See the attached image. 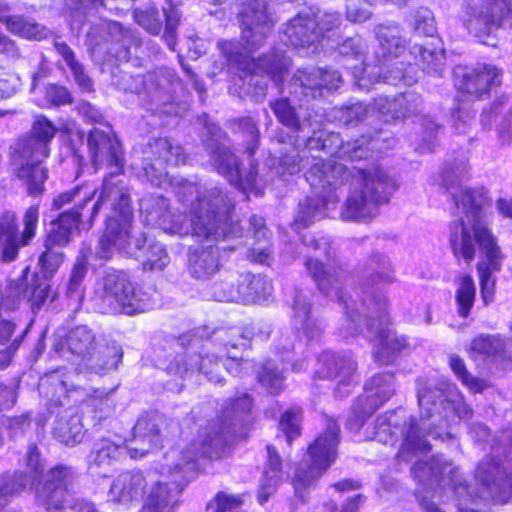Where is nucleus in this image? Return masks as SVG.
Instances as JSON below:
<instances>
[{
    "mask_svg": "<svg viewBox=\"0 0 512 512\" xmlns=\"http://www.w3.org/2000/svg\"><path fill=\"white\" fill-rule=\"evenodd\" d=\"M329 378L349 379L357 370V362L351 355H334L326 362Z\"/></svg>",
    "mask_w": 512,
    "mask_h": 512,
    "instance_id": "46",
    "label": "nucleus"
},
{
    "mask_svg": "<svg viewBox=\"0 0 512 512\" xmlns=\"http://www.w3.org/2000/svg\"><path fill=\"white\" fill-rule=\"evenodd\" d=\"M253 406L252 397L247 394L228 399L224 411L232 417H243L251 413Z\"/></svg>",
    "mask_w": 512,
    "mask_h": 512,
    "instance_id": "55",
    "label": "nucleus"
},
{
    "mask_svg": "<svg viewBox=\"0 0 512 512\" xmlns=\"http://www.w3.org/2000/svg\"><path fill=\"white\" fill-rule=\"evenodd\" d=\"M476 300V285L473 277L466 273L459 277L455 290V302L458 315L466 319L469 317Z\"/></svg>",
    "mask_w": 512,
    "mask_h": 512,
    "instance_id": "32",
    "label": "nucleus"
},
{
    "mask_svg": "<svg viewBox=\"0 0 512 512\" xmlns=\"http://www.w3.org/2000/svg\"><path fill=\"white\" fill-rule=\"evenodd\" d=\"M191 234L199 241L225 240L234 235L238 222L232 218V212H221L212 208L193 210L191 217Z\"/></svg>",
    "mask_w": 512,
    "mask_h": 512,
    "instance_id": "14",
    "label": "nucleus"
},
{
    "mask_svg": "<svg viewBox=\"0 0 512 512\" xmlns=\"http://www.w3.org/2000/svg\"><path fill=\"white\" fill-rule=\"evenodd\" d=\"M123 453V444L115 443L108 438H101L94 443L90 456L97 465H102L119 460Z\"/></svg>",
    "mask_w": 512,
    "mask_h": 512,
    "instance_id": "40",
    "label": "nucleus"
},
{
    "mask_svg": "<svg viewBox=\"0 0 512 512\" xmlns=\"http://www.w3.org/2000/svg\"><path fill=\"white\" fill-rule=\"evenodd\" d=\"M169 261L170 258L165 247L159 243H152L147 249L142 267L145 271L163 270Z\"/></svg>",
    "mask_w": 512,
    "mask_h": 512,
    "instance_id": "53",
    "label": "nucleus"
},
{
    "mask_svg": "<svg viewBox=\"0 0 512 512\" xmlns=\"http://www.w3.org/2000/svg\"><path fill=\"white\" fill-rule=\"evenodd\" d=\"M220 252L216 245L190 247L187 269L191 277L205 280L216 274L221 267Z\"/></svg>",
    "mask_w": 512,
    "mask_h": 512,
    "instance_id": "20",
    "label": "nucleus"
},
{
    "mask_svg": "<svg viewBox=\"0 0 512 512\" xmlns=\"http://www.w3.org/2000/svg\"><path fill=\"white\" fill-rule=\"evenodd\" d=\"M315 21L311 14H297L286 25L285 35L294 47H307L316 42Z\"/></svg>",
    "mask_w": 512,
    "mask_h": 512,
    "instance_id": "27",
    "label": "nucleus"
},
{
    "mask_svg": "<svg viewBox=\"0 0 512 512\" xmlns=\"http://www.w3.org/2000/svg\"><path fill=\"white\" fill-rule=\"evenodd\" d=\"M75 479L73 467L57 463L42 474L32 477L30 488L47 511H59L72 501L71 487Z\"/></svg>",
    "mask_w": 512,
    "mask_h": 512,
    "instance_id": "8",
    "label": "nucleus"
},
{
    "mask_svg": "<svg viewBox=\"0 0 512 512\" xmlns=\"http://www.w3.org/2000/svg\"><path fill=\"white\" fill-rule=\"evenodd\" d=\"M111 197H114L111 208L113 214L107 218H114L120 227L129 231L133 220L132 198L129 190L124 186L107 183L106 181L101 185L98 198L90 209V214L85 222L86 230L93 227L103 204Z\"/></svg>",
    "mask_w": 512,
    "mask_h": 512,
    "instance_id": "15",
    "label": "nucleus"
},
{
    "mask_svg": "<svg viewBox=\"0 0 512 512\" xmlns=\"http://www.w3.org/2000/svg\"><path fill=\"white\" fill-rule=\"evenodd\" d=\"M303 409L299 405H290L278 420V427L289 446L302 435Z\"/></svg>",
    "mask_w": 512,
    "mask_h": 512,
    "instance_id": "31",
    "label": "nucleus"
},
{
    "mask_svg": "<svg viewBox=\"0 0 512 512\" xmlns=\"http://www.w3.org/2000/svg\"><path fill=\"white\" fill-rule=\"evenodd\" d=\"M21 288L16 281H11L7 285L0 283V344L11 343L12 337L16 331V323L4 318L2 312H14L20 307Z\"/></svg>",
    "mask_w": 512,
    "mask_h": 512,
    "instance_id": "22",
    "label": "nucleus"
},
{
    "mask_svg": "<svg viewBox=\"0 0 512 512\" xmlns=\"http://www.w3.org/2000/svg\"><path fill=\"white\" fill-rule=\"evenodd\" d=\"M224 358L212 350L211 353L198 354L196 370L209 381L218 382L221 379V362Z\"/></svg>",
    "mask_w": 512,
    "mask_h": 512,
    "instance_id": "48",
    "label": "nucleus"
},
{
    "mask_svg": "<svg viewBox=\"0 0 512 512\" xmlns=\"http://www.w3.org/2000/svg\"><path fill=\"white\" fill-rule=\"evenodd\" d=\"M96 193L97 190L95 189L86 194L81 201L71 208L57 214L44 231L42 242L58 248L67 247L73 241L75 234L80 233L81 227L86 229L83 210L93 200Z\"/></svg>",
    "mask_w": 512,
    "mask_h": 512,
    "instance_id": "12",
    "label": "nucleus"
},
{
    "mask_svg": "<svg viewBox=\"0 0 512 512\" xmlns=\"http://www.w3.org/2000/svg\"><path fill=\"white\" fill-rule=\"evenodd\" d=\"M27 332L28 327L16 336L6 348L0 349V370H5L11 365L14 355L20 348Z\"/></svg>",
    "mask_w": 512,
    "mask_h": 512,
    "instance_id": "62",
    "label": "nucleus"
},
{
    "mask_svg": "<svg viewBox=\"0 0 512 512\" xmlns=\"http://www.w3.org/2000/svg\"><path fill=\"white\" fill-rule=\"evenodd\" d=\"M159 437L160 428L155 418L148 413L140 415L132 428V440L145 444L146 448L127 447L130 457L136 459L147 455L149 448L156 444Z\"/></svg>",
    "mask_w": 512,
    "mask_h": 512,
    "instance_id": "24",
    "label": "nucleus"
},
{
    "mask_svg": "<svg viewBox=\"0 0 512 512\" xmlns=\"http://www.w3.org/2000/svg\"><path fill=\"white\" fill-rule=\"evenodd\" d=\"M212 502L216 505L214 512H230L240 508L244 500L241 495H230L223 491H218L214 495L213 500L207 504V509L211 506Z\"/></svg>",
    "mask_w": 512,
    "mask_h": 512,
    "instance_id": "57",
    "label": "nucleus"
},
{
    "mask_svg": "<svg viewBox=\"0 0 512 512\" xmlns=\"http://www.w3.org/2000/svg\"><path fill=\"white\" fill-rule=\"evenodd\" d=\"M502 82L503 70L490 63L464 66L454 74L458 100L468 103L490 99L492 91L500 88Z\"/></svg>",
    "mask_w": 512,
    "mask_h": 512,
    "instance_id": "9",
    "label": "nucleus"
},
{
    "mask_svg": "<svg viewBox=\"0 0 512 512\" xmlns=\"http://www.w3.org/2000/svg\"><path fill=\"white\" fill-rule=\"evenodd\" d=\"M134 18L137 24L152 35H158L163 28V20L159 10L154 7L135 10Z\"/></svg>",
    "mask_w": 512,
    "mask_h": 512,
    "instance_id": "51",
    "label": "nucleus"
},
{
    "mask_svg": "<svg viewBox=\"0 0 512 512\" xmlns=\"http://www.w3.org/2000/svg\"><path fill=\"white\" fill-rule=\"evenodd\" d=\"M341 429L339 424L329 419L325 429L307 445L306 466L298 464L291 478V485L297 496H303L316 486L317 481L332 467L339 455Z\"/></svg>",
    "mask_w": 512,
    "mask_h": 512,
    "instance_id": "3",
    "label": "nucleus"
},
{
    "mask_svg": "<svg viewBox=\"0 0 512 512\" xmlns=\"http://www.w3.org/2000/svg\"><path fill=\"white\" fill-rule=\"evenodd\" d=\"M393 373H377L373 375L367 383L365 390L366 397H369L374 405L379 409L384 405L394 394L391 385Z\"/></svg>",
    "mask_w": 512,
    "mask_h": 512,
    "instance_id": "34",
    "label": "nucleus"
},
{
    "mask_svg": "<svg viewBox=\"0 0 512 512\" xmlns=\"http://www.w3.org/2000/svg\"><path fill=\"white\" fill-rule=\"evenodd\" d=\"M404 443L414 453H428L432 449V445L426 439V434L422 432L415 418L409 420L408 428L404 435Z\"/></svg>",
    "mask_w": 512,
    "mask_h": 512,
    "instance_id": "50",
    "label": "nucleus"
},
{
    "mask_svg": "<svg viewBox=\"0 0 512 512\" xmlns=\"http://www.w3.org/2000/svg\"><path fill=\"white\" fill-rule=\"evenodd\" d=\"M250 339L241 327H229L214 332L211 340V350L220 354L227 361L235 364L236 370L242 364V357L238 353L249 347Z\"/></svg>",
    "mask_w": 512,
    "mask_h": 512,
    "instance_id": "18",
    "label": "nucleus"
},
{
    "mask_svg": "<svg viewBox=\"0 0 512 512\" xmlns=\"http://www.w3.org/2000/svg\"><path fill=\"white\" fill-rule=\"evenodd\" d=\"M216 169L225 177H241V161L228 148L222 147L216 150Z\"/></svg>",
    "mask_w": 512,
    "mask_h": 512,
    "instance_id": "49",
    "label": "nucleus"
},
{
    "mask_svg": "<svg viewBox=\"0 0 512 512\" xmlns=\"http://www.w3.org/2000/svg\"><path fill=\"white\" fill-rule=\"evenodd\" d=\"M26 473L23 471L5 472L0 476V510L21 494L26 488Z\"/></svg>",
    "mask_w": 512,
    "mask_h": 512,
    "instance_id": "35",
    "label": "nucleus"
},
{
    "mask_svg": "<svg viewBox=\"0 0 512 512\" xmlns=\"http://www.w3.org/2000/svg\"><path fill=\"white\" fill-rule=\"evenodd\" d=\"M506 22L512 27V0H482L467 12L464 27L469 34L484 41Z\"/></svg>",
    "mask_w": 512,
    "mask_h": 512,
    "instance_id": "11",
    "label": "nucleus"
},
{
    "mask_svg": "<svg viewBox=\"0 0 512 512\" xmlns=\"http://www.w3.org/2000/svg\"><path fill=\"white\" fill-rule=\"evenodd\" d=\"M149 148L153 159L160 165L176 167L184 165L188 159L184 148L168 137L153 138Z\"/></svg>",
    "mask_w": 512,
    "mask_h": 512,
    "instance_id": "26",
    "label": "nucleus"
},
{
    "mask_svg": "<svg viewBox=\"0 0 512 512\" xmlns=\"http://www.w3.org/2000/svg\"><path fill=\"white\" fill-rule=\"evenodd\" d=\"M266 451L267 456L265 461V469L263 472L281 477L283 472V459L278 449L272 444H267Z\"/></svg>",
    "mask_w": 512,
    "mask_h": 512,
    "instance_id": "61",
    "label": "nucleus"
},
{
    "mask_svg": "<svg viewBox=\"0 0 512 512\" xmlns=\"http://www.w3.org/2000/svg\"><path fill=\"white\" fill-rule=\"evenodd\" d=\"M311 175L317 177L323 186L337 185L341 183V178L346 173L344 165L330 159H319L315 161L309 169Z\"/></svg>",
    "mask_w": 512,
    "mask_h": 512,
    "instance_id": "36",
    "label": "nucleus"
},
{
    "mask_svg": "<svg viewBox=\"0 0 512 512\" xmlns=\"http://www.w3.org/2000/svg\"><path fill=\"white\" fill-rule=\"evenodd\" d=\"M216 437L212 432L198 433L180 452V461L184 467L199 470L201 461H213L219 458Z\"/></svg>",
    "mask_w": 512,
    "mask_h": 512,
    "instance_id": "21",
    "label": "nucleus"
},
{
    "mask_svg": "<svg viewBox=\"0 0 512 512\" xmlns=\"http://www.w3.org/2000/svg\"><path fill=\"white\" fill-rule=\"evenodd\" d=\"M241 28L240 40H220L218 48L228 66L235 67L240 78L260 74L263 70L264 55L253 57L272 31L271 19L264 0H245L238 14Z\"/></svg>",
    "mask_w": 512,
    "mask_h": 512,
    "instance_id": "2",
    "label": "nucleus"
},
{
    "mask_svg": "<svg viewBox=\"0 0 512 512\" xmlns=\"http://www.w3.org/2000/svg\"><path fill=\"white\" fill-rule=\"evenodd\" d=\"M408 348L407 338L404 336L400 337H389L386 335L379 343L378 349L374 354L375 361L380 365H386L391 363L390 357L395 356Z\"/></svg>",
    "mask_w": 512,
    "mask_h": 512,
    "instance_id": "45",
    "label": "nucleus"
},
{
    "mask_svg": "<svg viewBox=\"0 0 512 512\" xmlns=\"http://www.w3.org/2000/svg\"><path fill=\"white\" fill-rule=\"evenodd\" d=\"M87 267V258L85 256L78 257L71 269L69 281L67 284L68 296H73L74 293H77L80 290L82 282L87 273Z\"/></svg>",
    "mask_w": 512,
    "mask_h": 512,
    "instance_id": "56",
    "label": "nucleus"
},
{
    "mask_svg": "<svg viewBox=\"0 0 512 512\" xmlns=\"http://www.w3.org/2000/svg\"><path fill=\"white\" fill-rule=\"evenodd\" d=\"M378 410L369 397L361 394L355 398L350 408L347 426L350 430L359 431L369 418Z\"/></svg>",
    "mask_w": 512,
    "mask_h": 512,
    "instance_id": "37",
    "label": "nucleus"
},
{
    "mask_svg": "<svg viewBox=\"0 0 512 512\" xmlns=\"http://www.w3.org/2000/svg\"><path fill=\"white\" fill-rule=\"evenodd\" d=\"M321 68L315 67L311 69L299 70L296 79L306 89L320 90Z\"/></svg>",
    "mask_w": 512,
    "mask_h": 512,
    "instance_id": "63",
    "label": "nucleus"
},
{
    "mask_svg": "<svg viewBox=\"0 0 512 512\" xmlns=\"http://www.w3.org/2000/svg\"><path fill=\"white\" fill-rule=\"evenodd\" d=\"M0 22L15 35L27 39H40L43 34V28L35 23L30 22L24 16L8 15L0 17Z\"/></svg>",
    "mask_w": 512,
    "mask_h": 512,
    "instance_id": "39",
    "label": "nucleus"
},
{
    "mask_svg": "<svg viewBox=\"0 0 512 512\" xmlns=\"http://www.w3.org/2000/svg\"><path fill=\"white\" fill-rule=\"evenodd\" d=\"M176 506L169 484L157 481L149 489L139 512H175Z\"/></svg>",
    "mask_w": 512,
    "mask_h": 512,
    "instance_id": "28",
    "label": "nucleus"
},
{
    "mask_svg": "<svg viewBox=\"0 0 512 512\" xmlns=\"http://www.w3.org/2000/svg\"><path fill=\"white\" fill-rule=\"evenodd\" d=\"M143 295L136 285L123 274H108L95 293V306L102 314L133 316L147 310Z\"/></svg>",
    "mask_w": 512,
    "mask_h": 512,
    "instance_id": "5",
    "label": "nucleus"
},
{
    "mask_svg": "<svg viewBox=\"0 0 512 512\" xmlns=\"http://www.w3.org/2000/svg\"><path fill=\"white\" fill-rule=\"evenodd\" d=\"M365 44L360 38L350 37L341 44V54L345 58L357 59L364 64Z\"/></svg>",
    "mask_w": 512,
    "mask_h": 512,
    "instance_id": "59",
    "label": "nucleus"
},
{
    "mask_svg": "<svg viewBox=\"0 0 512 512\" xmlns=\"http://www.w3.org/2000/svg\"><path fill=\"white\" fill-rule=\"evenodd\" d=\"M455 202L457 206L470 212L473 218L469 221L460 218L450 223L449 247L454 258L466 264L475 260L478 249L483 254L485 260L477 262L476 270L480 296L484 306H488L495 299L496 278L493 273L501 270V247L488 223L480 218L482 206L473 189L462 190Z\"/></svg>",
    "mask_w": 512,
    "mask_h": 512,
    "instance_id": "1",
    "label": "nucleus"
},
{
    "mask_svg": "<svg viewBox=\"0 0 512 512\" xmlns=\"http://www.w3.org/2000/svg\"><path fill=\"white\" fill-rule=\"evenodd\" d=\"M42 244L43 251L38 256L40 274L52 278L64 261V253L58 247Z\"/></svg>",
    "mask_w": 512,
    "mask_h": 512,
    "instance_id": "47",
    "label": "nucleus"
},
{
    "mask_svg": "<svg viewBox=\"0 0 512 512\" xmlns=\"http://www.w3.org/2000/svg\"><path fill=\"white\" fill-rule=\"evenodd\" d=\"M52 436L66 446H76L83 438V425L77 415H59L52 427Z\"/></svg>",
    "mask_w": 512,
    "mask_h": 512,
    "instance_id": "30",
    "label": "nucleus"
},
{
    "mask_svg": "<svg viewBox=\"0 0 512 512\" xmlns=\"http://www.w3.org/2000/svg\"><path fill=\"white\" fill-rule=\"evenodd\" d=\"M26 465L31 473V478L44 472L41 452L36 444H30L26 453Z\"/></svg>",
    "mask_w": 512,
    "mask_h": 512,
    "instance_id": "64",
    "label": "nucleus"
},
{
    "mask_svg": "<svg viewBox=\"0 0 512 512\" xmlns=\"http://www.w3.org/2000/svg\"><path fill=\"white\" fill-rule=\"evenodd\" d=\"M315 21V39L319 41L326 34L338 29L341 25V17L336 13H312Z\"/></svg>",
    "mask_w": 512,
    "mask_h": 512,
    "instance_id": "54",
    "label": "nucleus"
},
{
    "mask_svg": "<svg viewBox=\"0 0 512 512\" xmlns=\"http://www.w3.org/2000/svg\"><path fill=\"white\" fill-rule=\"evenodd\" d=\"M449 367L457 376L458 380L468 388L472 393H482L488 384L485 380L472 376L466 368L463 359L458 355H452L449 358Z\"/></svg>",
    "mask_w": 512,
    "mask_h": 512,
    "instance_id": "41",
    "label": "nucleus"
},
{
    "mask_svg": "<svg viewBox=\"0 0 512 512\" xmlns=\"http://www.w3.org/2000/svg\"><path fill=\"white\" fill-rule=\"evenodd\" d=\"M379 46L376 52L378 66L391 65L407 50L406 41L395 27H386L378 35Z\"/></svg>",
    "mask_w": 512,
    "mask_h": 512,
    "instance_id": "23",
    "label": "nucleus"
},
{
    "mask_svg": "<svg viewBox=\"0 0 512 512\" xmlns=\"http://www.w3.org/2000/svg\"><path fill=\"white\" fill-rule=\"evenodd\" d=\"M129 237V231L117 224L114 218H107L105 228L99 240L98 253L101 258L109 259L113 248L119 242H125Z\"/></svg>",
    "mask_w": 512,
    "mask_h": 512,
    "instance_id": "33",
    "label": "nucleus"
},
{
    "mask_svg": "<svg viewBox=\"0 0 512 512\" xmlns=\"http://www.w3.org/2000/svg\"><path fill=\"white\" fill-rule=\"evenodd\" d=\"M148 483L141 471L128 470L120 473L112 482L109 494L118 503L139 501L145 495Z\"/></svg>",
    "mask_w": 512,
    "mask_h": 512,
    "instance_id": "19",
    "label": "nucleus"
},
{
    "mask_svg": "<svg viewBox=\"0 0 512 512\" xmlns=\"http://www.w3.org/2000/svg\"><path fill=\"white\" fill-rule=\"evenodd\" d=\"M269 106L279 123L295 132L300 131L301 121L299 114L288 97L272 100Z\"/></svg>",
    "mask_w": 512,
    "mask_h": 512,
    "instance_id": "38",
    "label": "nucleus"
},
{
    "mask_svg": "<svg viewBox=\"0 0 512 512\" xmlns=\"http://www.w3.org/2000/svg\"><path fill=\"white\" fill-rule=\"evenodd\" d=\"M46 98L54 106H63L73 103V97L68 89L58 84H49L46 87Z\"/></svg>",
    "mask_w": 512,
    "mask_h": 512,
    "instance_id": "60",
    "label": "nucleus"
},
{
    "mask_svg": "<svg viewBox=\"0 0 512 512\" xmlns=\"http://www.w3.org/2000/svg\"><path fill=\"white\" fill-rule=\"evenodd\" d=\"M377 2H385L402 6L406 4L407 0H347L345 5V15L351 22H365L370 18V11L368 7Z\"/></svg>",
    "mask_w": 512,
    "mask_h": 512,
    "instance_id": "44",
    "label": "nucleus"
},
{
    "mask_svg": "<svg viewBox=\"0 0 512 512\" xmlns=\"http://www.w3.org/2000/svg\"><path fill=\"white\" fill-rule=\"evenodd\" d=\"M43 160L38 157L37 161L26 162L18 168L17 176L24 181L28 195L33 197L41 196L45 191L48 169Z\"/></svg>",
    "mask_w": 512,
    "mask_h": 512,
    "instance_id": "29",
    "label": "nucleus"
},
{
    "mask_svg": "<svg viewBox=\"0 0 512 512\" xmlns=\"http://www.w3.org/2000/svg\"><path fill=\"white\" fill-rule=\"evenodd\" d=\"M258 382L269 394L278 395L284 389V376L277 368L263 365L257 376Z\"/></svg>",
    "mask_w": 512,
    "mask_h": 512,
    "instance_id": "52",
    "label": "nucleus"
},
{
    "mask_svg": "<svg viewBox=\"0 0 512 512\" xmlns=\"http://www.w3.org/2000/svg\"><path fill=\"white\" fill-rule=\"evenodd\" d=\"M68 350L95 372L117 369L123 352L115 345H98L95 333L85 325L73 327L65 336Z\"/></svg>",
    "mask_w": 512,
    "mask_h": 512,
    "instance_id": "6",
    "label": "nucleus"
},
{
    "mask_svg": "<svg viewBox=\"0 0 512 512\" xmlns=\"http://www.w3.org/2000/svg\"><path fill=\"white\" fill-rule=\"evenodd\" d=\"M280 480L281 477L268 474L267 472L262 473L257 490V501L259 504L263 505L269 500L270 496L276 492Z\"/></svg>",
    "mask_w": 512,
    "mask_h": 512,
    "instance_id": "58",
    "label": "nucleus"
},
{
    "mask_svg": "<svg viewBox=\"0 0 512 512\" xmlns=\"http://www.w3.org/2000/svg\"><path fill=\"white\" fill-rule=\"evenodd\" d=\"M412 53L415 55L416 64L427 71H438L445 59V51L442 48H429L426 45H414Z\"/></svg>",
    "mask_w": 512,
    "mask_h": 512,
    "instance_id": "42",
    "label": "nucleus"
},
{
    "mask_svg": "<svg viewBox=\"0 0 512 512\" xmlns=\"http://www.w3.org/2000/svg\"><path fill=\"white\" fill-rule=\"evenodd\" d=\"M43 394L47 399L46 406L50 414H59L60 408L68 409L79 407L91 399L101 398L98 389L92 391L80 386H68L58 375L48 376L42 383Z\"/></svg>",
    "mask_w": 512,
    "mask_h": 512,
    "instance_id": "13",
    "label": "nucleus"
},
{
    "mask_svg": "<svg viewBox=\"0 0 512 512\" xmlns=\"http://www.w3.org/2000/svg\"><path fill=\"white\" fill-rule=\"evenodd\" d=\"M87 146L90 161L95 169H99L103 163L108 167L117 168V174L124 172V154L120 141L110 131L92 128L87 133Z\"/></svg>",
    "mask_w": 512,
    "mask_h": 512,
    "instance_id": "16",
    "label": "nucleus"
},
{
    "mask_svg": "<svg viewBox=\"0 0 512 512\" xmlns=\"http://www.w3.org/2000/svg\"><path fill=\"white\" fill-rule=\"evenodd\" d=\"M273 291L271 280L265 275L243 273L235 282L220 281L213 285L212 295L220 302H236L244 305L267 300Z\"/></svg>",
    "mask_w": 512,
    "mask_h": 512,
    "instance_id": "10",
    "label": "nucleus"
},
{
    "mask_svg": "<svg viewBox=\"0 0 512 512\" xmlns=\"http://www.w3.org/2000/svg\"><path fill=\"white\" fill-rule=\"evenodd\" d=\"M40 218L39 204L30 205L23 214V229L19 231L18 216L14 211L0 215V262L18 259L21 248L29 246L36 237Z\"/></svg>",
    "mask_w": 512,
    "mask_h": 512,
    "instance_id": "7",
    "label": "nucleus"
},
{
    "mask_svg": "<svg viewBox=\"0 0 512 512\" xmlns=\"http://www.w3.org/2000/svg\"><path fill=\"white\" fill-rule=\"evenodd\" d=\"M305 267L318 290L323 295L328 296L333 288L334 279L326 265L319 259L307 258L305 260Z\"/></svg>",
    "mask_w": 512,
    "mask_h": 512,
    "instance_id": "43",
    "label": "nucleus"
},
{
    "mask_svg": "<svg viewBox=\"0 0 512 512\" xmlns=\"http://www.w3.org/2000/svg\"><path fill=\"white\" fill-rule=\"evenodd\" d=\"M58 132V128L44 115H39L32 123L27 137L22 141L25 157L47 159L50 155V144Z\"/></svg>",
    "mask_w": 512,
    "mask_h": 512,
    "instance_id": "17",
    "label": "nucleus"
},
{
    "mask_svg": "<svg viewBox=\"0 0 512 512\" xmlns=\"http://www.w3.org/2000/svg\"><path fill=\"white\" fill-rule=\"evenodd\" d=\"M360 187L348 196L345 202L347 214L353 219L371 216L381 205L387 204L397 184L387 171L377 165L360 169Z\"/></svg>",
    "mask_w": 512,
    "mask_h": 512,
    "instance_id": "4",
    "label": "nucleus"
},
{
    "mask_svg": "<svg viewBox=\"0 0 512 512\" xmlns=\"http://www.w3.org/2000/svg\"><path fill=\"white\" fill-rule=\"evenodd\" d=\"M51 279L39 272H34L26 284L24 294L33 313L39 312L48 301L55 300L56 293L52 289Z\"/></svg>",
    "mask_w": 512,
    "mask_h": 512,
    "instance_id": "25",
    "label": "nucleus"
}]
</instances>
